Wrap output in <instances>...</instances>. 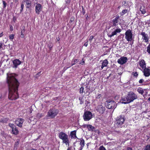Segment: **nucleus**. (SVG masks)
I'll return each instance as SVG.
<instances>
[{"mask_svg":"<svg viewBox=\"0 0 150 150\" xmlns=\"http://www.w3.org/2000/svg\"><path fill=\"white\" fill-rule=\"evenodd\" d=\"M124 3L123 5L125 6H126L127 5V4L126 2V1H124L123 2Z\"/></svg>","mask_w":150,"mask_h":150,"instance_id":"603ef678","label":"nucleus"},{"mask_svg":"<svg viewBox=\"0 0 150 150\" xmlns=\"http://www.w3.org/2000/svg\"><path fill=\"white\" fill-rule=\"evenodd\" d=\"M127 58L126 57H122L118 59L117 62L120 64H123L127 62Z\"/></svg>","mask_w":150,"mask_h":150,"instance_id":"2eb2a0df","label":"nucleus"},{"mask_svg":"<svg viewBox=\"0 0 150 150\" xmlns=\"http://www.w3.org/2000/svg\"><path fill=\"white\" fill-rule=\"evenodd\" d=\"M24 2L26 3V8H29L31 5V0H25Z\"/></svg>","mask_w":150,"mask_h":150,"instance_id":"b1692460","label":"nucleus"},{"mask_svg":"<svg viewBox=\"0 0 150 150\" xmlns=\"http://www.w3.org/2000/svg\"><path fill=\"white\" fill-rule=\"evenodd\" d=\"M140 11L142 14H145L146 13V11L145 9V7L144 6H141L140 8Z\"/></svg>","mask_w":150,"mask_h":150,"instance_id":"bb28decb","label":"nucleus"},{"mask_svg":"<svg viewBox=\"0 0 150 150\" xmlns=\"http://www.w3.org/2000/svg\"><path fill=\"white\" fill-rule=\"evenodd\" d=\"M83 117L84 121H89L92 118V114L90 111H86L84 112Z\"/></svg>","mask_w":150,"mask_h":150,"instance_id":"6e6552de","label":"nucleus"},{"mask_svg":"<svg viewBox=\"0 0 150 150\" xmlns=\"http://www.w3.org/2000/svg\"><path fill=\"white\" fill-rule=\"evenodd\" d=\"M121 31V30L120 28L117 29L115 30L111 34L109 35L108 36L109 37H111L114 35H116L117 33H120Z\"/></svg>","mask_w":150,"mask_h":150,"instance_id":"aec40b11","label":"nucleus"},{"mask_svg":"<svg viewBox=\"0 0 150 150\" xmlns=\"http://www.w3.org/2000/svg\"><path fill=\"white\" fill-rule=\"evenodd\" d=\"M73 60L74 62H75L76 64L79 61V60L78 59H75Z\"/></svg>","mask_w":150,"mask_h":150,"instance_id":"de8ad7c7","label":"nucleus"},{"mask_svg":"<svg viewBox=\"0 0 150 150\" xmlns=\"http://www.w3.org/2000/svg\"><path fill=\"white\" fill-rule=\"evenodd\" d=\"M42 6L40 4L36 3L35 6V13L38 15L42 11Z\"/></svg>","mask_w":150,"mask_h":150,"instance_id":"f8f14e48","label":"nucleus"},{"mask_svg":"<svg viewBox=\"0 0 150 150\" xmlns=\"http://www.w3.org/2000/svg\"><path fill=\"white\" fill-rule=\"evenodd\" d=\"M99 150H106L105 148L103 146H101L99 148Z\"/></svg>","mask_w":150,"mask_h":150,"instance_id":"c9c22d12","label":"nucleus"},{"mask_svg":"<svg viewBox=\"0 0 150 150\" xmlns=\"http://www.w3.org/2000/svg\"><path fill=\"white\" fill-rule=\"evenodd\" d=\"M67 150H71V148H70L69 147L67 149Z\"/></svg>","mask_w":150,"mask_h":150,"instance_id":"0e129e2a","label":"nucleus"},{"mask_svg":"<svg viewBox=\"0 0 150 150\" xmlns=\"http://www.w3.org/2000/svg\"><path fill=\"white\" fill-rule=\"evenodd\" d=\"M105 108L102 105H98L96 108V110L100 114H103L105 111Z\"/></svg>","mask_w":150,"mask_h":150,"instance_id":"9b49d317","label":"nucleus"},{"mask_svg":"<svg viewBox=\"0 0 150 150\" xmlns=\"http://www.w3.org/2000/svg\"><path fill=\"white\" fill-rule=\"evenodd\" d=\"M2 2L3 4V7L4 8H5L7 4L4 1H3Z\"/></svg>","mask_w":150,"mask_h":150,"instance_id":"e433bc0d","label":"nucleus"},{"mask_svg":"<svg viewBox=\"0 0 150 150\" xmlns=\"http://www.w3.org/2000/svg\"><path fill=\"white\" fill-rule=\"evenodd\" d=\"M116 103L115 101L110 100L106 101V107L109 109H113L116 107Z\"/></svg>","mask_w":150,"mask_h":150,"instance_id":"423d86ee","label":"nucleus"},{"mask_svg":"<svg viewBox=\"0 0 150 150\" xmlns=\"http://www.w3.org/2000/svg\"><path fill=\"white\" fill-rule=\"evenodd\" d=\"M144 81V80L142 79H140L139 81V83H142Z\"/></svg>","mask_w":150,"mask_h":150,"instance_id":"c03bdc74","label":"nucleus"},{"mask_svg":"<svg viewBox=\"0 0 150 150\" xmlns=\"http://www.w3.org/2000/svg\"><path fill=\"white\" fill-rule=\"evenodd\" d=\"M120 17L119 16H117L114 19L112 20L113 26L115 27L118 25V20L119 18Z\"/></svg>","mask_w":150,"mask_h":150,"instance_id":"4be33fe9","label":"nucleus"},{"mask_svg":"<svg viewBox=\"0 0 150 150\" xmlns=\"http://www.w3.org/2000/svg\"><path fill=\"white\" fill-rule=\"evenodd\" d=\"M13 67L15 68H16L17 67L18 65H20L21 64V62L19 59H16L13 61Z\"/></svg>","mask_w":150,"mask_h":150,"instance_id":"dca6fc26","label":"nucleus"},{"mask_svg":"<svg viewBox=\"0 0 150 150\" xmlns=\"http://www.w3.org/2000/svg\"><path fill=\"white\" fill-rule=\"evenodd\" d=\"M137 91L139 93L141 94V95H143L144 93V91L141 88L139 87L138 88Z\"/></svg>","mask_w":150,"mask_h":150,"instance_id":"cd10ccee","label":"nucleus"},{"mask_svg":"<svg viewBox=\"0 0 150 150\" xmlns=\"http://www.w3.org/2000/svg\"><path fill=\"white\" fill-rule=\"evenodd\" d=\"M40 115V117L42 116V114H38V116Z\"/></svg>","mask_w":150,"mask_h":150,"instance_id":"e2e57ef3","label":"nucleus"},{"mask_svg":"<svg viewBox=\"0 0 150 150\" xmlns=\"http://www.w3.org/2000/svg\"><path fill=\"white\" fill-rule=\"evenodd\" d=\"M21 8H24V4L22 3L21 4Z\"/></svg>","mask_w":150,"mask_h":150,"instance_id":"864d4df0","label":"nucleus"},{"mask_svg":"<svg viewBox=\"0 0 150 150\" xmlns=\"http://www.w3.org/2000/svg\"><path fill=\"white\" fill-rule=\"evenodd\" d=\"M25 31V27L24 26H23L22 28V29H21V32L20 37L21 38H24V33Z\"/></svg>","mask_w":150,"mask_h":150,"instance_id":"393cba45","label":"nucleus"},{"mask_svg":"<svg viewBox=\"0 0 150 150\" xmlns=\"http://www.w3.org/2000/svg\"><path fill=\"white\" fill-rule=\"evenodd\" d=\"M132 74L135 77H137L138 75L137 72H133L132 73Z\"/></svg>","mask_w":150,"mask_h":150,"instance_id":"f704fd0d","label":"nucleus"},{"mask_svg":"<svg viewBox=\"0 0 150 150\" xmlns=\"http://www.w3.org/2000/svg\"><path fill=\"white\" fill-rule=\"evenodd\" d=\"M10 30L11 31H13V27L12 25H11L10 26Z\"/></svg>","mask_w":150,"mask_h":150,"instance_id":"09e8293b","label":"nucleus"},{"mask_svg":"<svg viewBox=\"0 0 150 150\" xmlns=\"http://www.w3.org/2000/svg\"><path fill=\"white\" fill-rule=\"evenodd\" d=\"M16 20V18L15 16H13V21L15 23Z\"/></svg>","mask_w":150,"mask_h":150,"instance_id":"79ce46f5","label":"nucleus"},{"mask_svg":"<svg viewBox=\"0 0 150 150\" xmlns=\"http://www.w3.org/2000/svg\"><path fill=\"white\" fill-rule=\"evenodd\" d=\"M24 121V120L23 118H17L15 121V123L18 127H21L22 126L23 124Z\"/></svg>","mask_w":150,"mask_h":150,"instance_id":"4468645a","label":"nucleus"},{"mask_svg":"<svg viewBox=\"0 0 150 150\" xmlns=\"http://www.w3.org/2000/svg\"><path fill=\"white\" fill-rule=\"evenodd\" d=\"M139 63L140 67L142 69L146 67V64L144 59L141 60L139 62Z\"/></svg>","mask_w":150,"mask_h":150,"instance_id":"6ab92c4d","label":"nucleus"},{"mask_svg":"<svg viewBox=\"0 0 150 150\" xmlns=\"http://www.w3.org/2000/svg\"><path fill=\"white\" fill-rule=\"evenodd\" d=\"M6 83L8 88V98L11 100H15L19 98L18 92L19 83L17 79L12 74L8 76Z\"/></svg>","mask_w":150,"mask_h":150,"instance_id":"f257e3e1","label":"nucleus"},{"mask_svg":"<svg viewBox=\"0 0 150 150\" xmlns=\"http://www.w3.org/2000/svg\"><path fill=\"white\" fill-rule=\"evenodd\" d=\"M74 17H72L70 18V22H72L74 21Z\"/></svg>","mask_w":150,"mask_h":150,"instance_id":"37998d69","label":"nucleus"},{"mask_svg":"<svg viewBox=\"0 0 150 150\" xmlns=\"http://www.w3.org/2000/svg\"><path fill=\"white\" fill-rule=\"evenodd\" d=\"M85 145V141L83 139H80V141H76L74 143V150H82Z\"/></svg>","mask_w":150,"mask_h":150,"instance_id":"7ed1b4c3","label":"nucleus"},{"mask_svg":"<svg viewBox=\"0 0 150 150\" xmlns=\"http://www.w3.org/2000/svg\"><path fill=\"white\" fill-rule=\"evenodd\" d=\"M82 13H83V15H84V14L85 13V11L84 9L83 6H82Z\"/></svg>","mask_w":150,"mask_h":150,"instance_id":"a18cd8bd","label":"nucleus"},{"mask_svg":"<svg viewBox=\"0 0 150 150\" xmlns=\"http://www.w3.org/2000/svg\"><path fill=\"white\" fill-rule=\"evenodd\" d=\"M125 34V38L128 41H131L132 40L133 34L131 30H127Z\"/></svg>","mask_w":150,"mask_h":150,"instance_id":"0eeeda50","label":"nucleus"},{"mask_svg":"<svg viewBox=\"0 0 150 150\" xmlns=\"http://www.w3.org/2000/svg\"><path fill=\"white\" fill-rule=\"evenodd\" d=\"M79 100H80V104H82L84 102V99L83 97H79Z\"/></svg>","mask_w":150,"mask_h":150,"instance_id":"c85d7f7f","label":"nucleus"},{"mask_svg":"<svg viewBox=\"0 0 150 150\" xmlns=\"http://www.w3.org/2000/svg\"><path fill=\"white\" fill-rule=\"evenodd\" d=\"M8 125L12 129V134L15 135H17L18 134L19 131L14 124L9 123L8 124Z\"/></svg>","mask_w":150,"mask_h":150,"instance_id":"9d476101","label":"nucleus"},{"mask_svg":"<svg viewBox=\"0 0 150 150\" xmlns=\"http://www.w3.org/2000/svg\"><path fill=\"white\" fill-rule=\"evenodd\" d=\"M88 45V40H87V42H85L84 45H83L85 46L86 47Z\"/></svg>","mask_w":150,"mask_h":150,"instance_id":"a19ab883","label":"nucleus"},{"mask_svg":"<svg viewBox=\"0 0 150 150\" xmlns=\"http://www.w3.org/2000/svg\"><path fill=\"white\" fill-rule=\"evenodd\" d=\"M128 100H129L127 98V96L126 97L122 99V103L125 104L130 103V102H129V101Z\"/></svg>","mask_w":150,"mask_h":150,"instance_id":"a878e982","label":"nucleus"},{"mask_svg":"<svg viewBox=\"0 0 150 150\" xmlns=\"http://www.w3.org/2000/svg\"><path fill=\"white\" fill-rule=\"evenodd\" d=\"M108 64V62L107 59H105L104 60L102 63L101 68L103 69L105 67H106Z\"/></svg>","mask_w":150,"mask_h":150,"instance_id":"5701e85b","label":"nucleus"},{"mask_svg":"<svg viewBox=\"0 0 150 150\" xmlns=\"http://www.w3.org/2000/svg\"><path fill=\"white\" fill-rule=\"evenodd\" d=\"M125 118L124 115H120L118 116L116 120V125L118 127H122V125L124 124Z\"/></svg>","mask_w":150,"mask_h":150,"instance_id":"39448f33","label":"nucleus"},{"mask_svg":"<svg viewBox=\"0 0 150 150\" xmlns=\"http://www.w3.org/2000/svg\"><path fill=\"white\" fill-rule=\"evenodd\" d=\"M140 35L142 36V39L145 42H147L149 40V37L148 34L142 31Z\"/></svg>","mask_w":150,"mask_h":150,"instance_id":"ddd939ff","label":"nucleus"},{"mask_svg":"<svg viewBox=\"0 0 150 150\" xmlns=\"http://www.w3.org/2000/svg\"><path fill=\"white\" fill-rule=\"evenodd\" d=\"M41 71H39V72H38L37 74V75H38L39 76H40V74H41Z\"/></svg>","mask_w":150,"mask_h":150,"instance_id":"4d7b16f0","label":"nucleus"},{"mask_svg":"<svg viewBox=\"0 0 150 150\" xmlns=\"http://www.w3.org/2000/svg\"><path fill=\"white\" fill-rule=\"evenodd\" d=\"M128 12V10L127 9H124L122 10L121 12V15L123 16L125 14Z\"/></svg>","mask_w":150,"mask_h":150,"instance_id":"2f4dec72","label":"nucleus"},{"mask_svg":"<svg viewBox=\"0 0 150 150\" xmlns=\"http://www.w3.org/2000/svg\"><path fill=\"white\" fill-rule=\"evenodd\" d=\"M84 88L83 87H81L80 89L79 93H83L84 92Z\"/></svg>","mask_w":150,"mask_h":150,"instance_id":"473e14b6","label":"nucleus"},{"mask_svg":"<svg viewBox=\"0 0 150 150\" xmlns=\"http://www.w3.org/2000/svg\"><path fill=\"white\" fill-rule=\"evenodd\" d=\"M15 3H17L18 2V0H15Z\"/></svg>","mask_w":150,"mask_h":150,"instance_id":"338daca9","label":"nucleus"},{"mask_svg":"<svg viewBox=\"0 0 150 150\" xmlns=\"http://www.w3.org/2000/svg\"><path fill=\"white\" fill-rule=\"evenodd\" d=\"M3 44V43L1 42H0V49L2 48Z\"/></svg>","mask_w":150,"mask_h":150,"instance_id":"8fccbe9b","label":"nucleus"},{"mask_svg":"<svg viewBox=\"0 0 150 150\" xmlns=\"http://www.w3.org/2000/svg\"><path fill=\"white\" fill-rule=\"evenodd\" d=\"M88 15H87V16H86V19H87V18H88Z\"/></svg>","mask_w":150,"mask_h":150,"instance_id":"774afa93","label":"nucleus"},{"mask_svg":"<svg viewBox=\"0 0 150 150\" xmlns=\"http://www.w3.org/2000/svg\"><path fill=\"white\" fill-rule=\"evenodd\" d=\"M127 150H132V148L131 147H128L127 149Z\"/></svg>","mask_w":150,"mask_h":150,"instance_id":"6e6d98bb","label":"nucleus"},{"mask_svg":"<svg viewBox=\"0 0 150 150\" xmlns=\"http://www.w3.org/2000/svg\"><path fill=\"white\" fill-rule=\"evenodd\" d=\"M75 64L76 63L74 62L73 60H72L71 62V66H73V65Z\"/></svg>","mask_w":150,"mask_h":150,"instance_id":"3c124183","label":"nucleus"},{"mask_svg":"<svg viewBox=\"0 0 150 150\" xmlns=\"http://www.w3.org/2000/svg\"><path fill=\"white\" fill-rule=\"evenodd\" d=\"M41 149H39V150H41ZM31 150H37L36 149H34L33 148H32L31 149Z\"/></svg>","mask_w":150,"mask_h":150,"instance_id":"680f3d73","label":"nucleus"},{"mask_svg":"<svg viewBox=\"0 0 150 150\" xmlns=\"http://www.w3.org/2000/svg\"><path fill=\"white\" fill-rule=\"evenodd\" d=\"M3 32H2L1 33H0V38L2 37L3 36Z\"/></svg>","mask_w":150,"mask_h":150,"instance_id":"13d9d810","label":"nucleus"},{"mask_svg":"<svg viewBox=\"0 0 150 150\" xmlns=\"http://www.w3.org/2000/svg\"><path fill=\"white\" fill-rule=\"evenodd\" d=\"M86 88L87 89H86V92H88L90 90L88 88V86H86Z\"/></svg>","mask_w":150,"mask_h":150,"instance_id":"49530a36","label":"nucleus"},{"mask_svg":"<svg viewBox=\"0 0 150 150\" xmlns=\"http://www.w3.org/2000/svg\"><path fill=\"white\" fill-rule=\"evenodd\" d=\"M93 38L94 36L93 35H91L90 37L89 38V40L91 42H92V41Z\"/></svg>","mask_w":150,"mask_h":150,"instance_id":"ea45409f","label":"nucleus"},{"mask_svg":"<svg viewBox=\"0 0 150 150\" xmlns=\"http://www.w3.org/2000/svg\"><path fill=\"white\" fill-rule=\"evenodd\" d=\"M14 37V35L13 34H10L9 36V39L12 41Z\"/></svg>","mask_w":150,"mask_h":150,"instance_id":"7c9ffc66","label":"nucleus"},{"mask_svg":"<svg viewBox=\"0 0 150 150\" xmlns=\"http://www.w3.org/2000/svg\"><path fill=\"white\" fill-rule=\"evenodd\" d=\"M144 71L143 72L144 76L146 77H148L150 75V70L148 68L146 67L143 69Z\"/></svg>","mask_w":150,"mask_h":150,"instance_id":"f3484780","label":"nucleus"},{"mask_svg":"<svg viewBox=\"0 0 150 150\" xmlns=\"http://www.w3.org/2000/svg\"><path fill=\"white\" fill-rule=\"evenodd\" d=\"M60 40V38H59V37L58 38V39H57V41H59Z\"/></svg>","mask_w":150,"mask_h":150,"instance_id":"69168bd1","label":"nucleus"},{"mask_svg":"<svg viewBox=\"0 0 150 150\" xmlns=\"http://www.w3.org/2000/svg\"><path fill=\"white\" fill-rule=\"evenodd\" d=\"M58 109L55 108L50 109L47 112V116L51 119L54 118L58 114Z\"/></svg>","mask_w":150,"mask_h":150,"instance_id":"20e7f679","label":"nucleus"},{"mask_svg":"<svg viewBox=\"0 0 150 150\" xmlns=\"http://www.w3.org/2000/svg\"><path fill=\"white\" fill-rule=\"evenodd\" d=\"M70 2V0H68L66 2V3H69Z\"/></svg>","mask_w":150,"mask_h":150,"instance_id":"052dcab7","label":"nucleus"},{"mask_svg":"<svg viewBox=\"0 0 150 150\" xmlns=\"http://www.w3.org/2000/svg\"><path fill=\"white\" fill-rule=\"evenodd\" d=\"M101 96V94L98 93L97 94V96L96 97V98L97 99H99Z\"/></svg>","mask_w":150,"mask_h":150,"instance_id":"58836bf2","label":"nucleus"},{"mask_svg":"<svg viewBox=\"0 0 150 150\" xmlns=\"http://www.w3.org/2000/svg\"><path fill=\"white\" fill-rule=\"evenodd\" d=\"M127 96L128 101H129L130 103L137 98V95L132 92H130L128 94Z\"/></svg>","mask_w":150,"mask_h":150,"instance_id":"1a4fd4ad","label":"nucleus"},{"mask_svg":"<svg viewBox=\"0 0 150 150\" xmlns=\"http://www.w3.org/2000/svg\"><path fill=\"white\" fill-rule=\"evenodd\" d=\"M84 127H86L89 131H94L95 129L94 127L93 126L91 125L86 124L84 125Z\"/></svg>","mask_w":150,"mask_h":150,"instance_id":"412c9836","label":"nucleus"},{"mask_svg":"<svg viewBox=\"0 0 150 150\" xmlns=\"http://www.w3.org/2000/svg\"><path fill=\"white\" fill-rule=\"evenodd\" d=\"M76 130H75L70 132L69 136L71 139H76L77 138L76 135Z\"/></svg>","mask_w":150,"mask_h":150,"instance_id":"a211bd4d","label":"nucleus"},{"mask_svg":"<svg viewBox=\"0 0 150 150\" xmlns=\"http://www.w3.org/2000/svg\"><path fill=\"white\" fill-rule=\"evenodd\" d=\"M83 59H82V60L83 61L81 63H80V64H81V65H83L85 63V62L84 61H83Z\"/></svg>","mask_w":150,"mask_h":150,"instance_id":"5fc2aeb1","label":"nucleus"},{"mask_svg":"<svg viewBox=\"0 0 150 150\" xmlns=\"http://www.w3.org/2000/svg\"><path fill=\"white\" fill-rule=\"evenodd\" d=\"M146 51L148 53V54H150V43L148 45L147 47Z\"/></svg>","mask_w":150,"mask_h":150,"instance_id":"c756f323","label":"nucleus"},{"mask_svg":"<svg viewBox=\"0 0 150 150\" xmlns=\"http://www.w3.org/2000/svg\"><path fill=\"white\" fill-rule=\"evenodd\" d=\"M53 47V44L51 43L49 45V48L50 50H51Z\"/></svg>","mask_w":150,"mask_h":150,"instance_id":"4c0bfd02","label":"nucleus"},{"mask_svg":"<svg viewBox=\"0 0 150 150\" xmlns=\"http://www.w3.org/2000/svg\"><path fill=\"white\" fill-rule=\"evenodd\" d=\"M144 150H150V145H147L145 146Z\"/></svg>","mask_w":150,"mask_h":150,"instance_id":"72a5a7b5","label":"nucleus"},{"mask_svg":"<svg viewBox=\"0 0 150 150\" xmlns=\"http://www.w3.org/2000/svg\"><path fill=\"white\" fill-rule=\"evenodd\" d=\"M58 137L60 139L62 140L63 144H65L66 145H69V141L68 135L66 133L61 132L59 134Z\"/></svg>","mask_w":150,"mask_h":150,"instance_id":"f03ea898","label":"nucleus"},{"mask_svg":"<svg viewBox=\"0 0 150 150\" xmlns=\"http://www.w3.org/2000/svg\"><path fill=\"white\" fill-rule=\"evenodd\" d=\"M23 9L21 8L20 10V13H21L23 11Z\"/></svg>","mask_w":150,"mask_h":150,"instance_id":"bf43d9fd","label":"nucleus"}]
</instances>
